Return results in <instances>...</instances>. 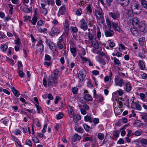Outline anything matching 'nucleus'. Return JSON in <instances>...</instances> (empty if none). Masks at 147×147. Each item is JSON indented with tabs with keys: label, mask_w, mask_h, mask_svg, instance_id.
Instances as JSON below:
<instances>
[{
	"label": "nucleus",
	"mask_w": 147,
	"mask_h": 147,
	"mask_svg": "<svg viewBox=\"0 0 147 147\" xmlns=\"http://www.w3.org/2000/svg\"><path fill=\"white\" fill-rule=\"evenodd\" d=\"M46 43L49 45L50 49L53 52L56 51V49L55 46L53 42L51 41L50 39H46Z\"/></svg>",
	"instance_id": "4"
},
{
	"label": "nucleus",
	"mask_w": 147,
	"mask_h": 147,
	"mask_svg": "<svg viewBox=\"0 0 147 147\" xmlns=\"http://www.w3.org/2000/svg\"><path fill=\"white\" fill-rule=\"evenodd\" d=\"M83 126L86 131L89 132L90 130V127L87 125L86 124H83Z\"/></svg>",
	"instance_id": "37"
},
{
	"label": "nucleus",
	"mask_w": 147,
	"mask_h": 147,
	"mask_svg": "<svg viewBox=\"0 0 147 147\" xmlns=\"http://www.w3.org/2000/svg\"><path fill=\"white\" fill-rule=\"evenodd\" d=\"M43 84L45 87H47V82L46 79L45 78H44L43 80Z\"/></svg>",
	"instance_id": "55"
},
{
	"label": "nucleus",
	"mask_w": 147,
	"mask_h": 147,
	"mask_svg": "<svg viewBox=\"0 0 147 147\" xmlns=\"http://www.w3.org/2000/svg\"><path fill=\"white\" fill-rule=\"evenodd\" d=\"M131 32L134 35H136L138 34V31L136 28H132L130 29Z\"/></svg>",
	"instance_id": "25"
},
{
	"label": "nucleus",
	"mask_w": 147,
	"mask_h": 147,
	"mask_svg": "<svg viewBox=\"0 0 147 147\" xmlns=\"http://www.w3.org/2000/svg\"><path fill=\"white\" fill-rule=\"evenodd\" d=\"M11 89L14 95L16 97H18L20 95V92L13 87H11Z\"/></svg>",
	"instance_id": "16"
},
{
	"label": "nucleus",
	"mask_w": 147,
	"mask_h": 147,
	"mask_svg": "<svg viewBox=\"0 0 147 147\" xmlns=\"http://www.w3.org/2000/svg\"><path fill=\"white\" fill-rule=\"evenodd\" d=\"M70 51L73 56L74 57H75L77 54L76 49V48L74 47L71 48Z\"/></svg>",
	"instance_id": "27"
},
{
	"label": "nucleus",
	"mask_w": 147,
	"mask_h": 147,
	"mask_svg": "<svg viewBox=\"0 0 147 147\" xmlns=\"http://www.w3.org/2000/svg\"><path fill=\"white\" fill-rule=\"evenodd\" d=\"M65 34L66 36L68 35L69 32V24H65L64 25Z\"/></svg>",
	"instance_id": "19"
},
{
	"label": "nucleus",
	"mask_w": 147,
	"mask_h": 147,
	"mask_svg": "<svg viewBox=\"0 0 147 147\" xmlns=\"http://www.w3.org/2000/svg\"><path fill=\"white\" fill-rule=\"evenodd\" d=\"M119 46L120 47L121 49H120V48H119V51H122L123 50H123H125V47L124 46V45H123V44H120L119 45Z\"/></svg>",
	"instance_id": "56"
},
{
	"label": "nucleus",
	"mask_w": 147,
	"mask_h": 147,
	"mask_svg": "<svg viewBox=\"0 0 147 147\" xmlns=\"http://www.w3.org/2000/svg\"><path fill=\"white\" fill-rule=\"evenodd\" d=\"M142 132L140 131L139 130H137L134 133L135 135L136 136H140Z\"/></svg>",
	"instance_id": "59"
},
{
	"label": "nucleus",
	"mask_w": 147,
	"mask_h": 147,
	"mask_svg": "<svg viewBox=\"0 0 147 147\" xmlns=\"http://www.w3.org/2000/svg\"><path fill=\"white\" fill-rule=\"evenodd\" d=\"M73 117V120L75 122H77L78 121L81 119V116L80 115H74Z\"/></svg>",
	"instance_id": "26"
},
{
	"label": "nucleus",
	"mask_w": 147,
	"mask_h": 147,
	"mask_svg": "<svg viewBox=\"0 0 147 147\" xmlns=\"http://www.w3.org/2000/svg\"><path fill=\"white\" fill-rule=\"evenodd\" d=\"M84 73L85 71L83 70H80L79 73L78 77L80 81L81 82H82L83 81L86 76V75L84 74Z\"/></svg>",
	"instance_id": "9"
},
{
	"label": "nucleus",
	"mask_w": 147,
	"mask_h": 147,
	"mask_svg": "<svg viewBox=\"0 0 147 147\" xmlns=\"http://www.w3.org/2000/svg\"><path fill=\"white\" fill-rule=\"evenodd\" d=\"M78 91V88L76 87H74L73 88L72 92L74 94H77Z\"/></svg>",
	"instance_id": "53"
},
{
	"label": "nucleus",
	"mask_w": 147,
	"mask_h": 147,
	"mask_svg": "<svg viewBox=\"0 0 147 147\" xmlns=\"http://www.w3.org/2000/svg\"><path fill=\"white\" fill-rule=\"evenodd\" d=\"M18 69H21V67H22V62L20 61H18Z\"/></svg>",
	"instance_id": "58"
},
{
	"label": "nucleus",
	"mask_w": 147,
	"mask_h": 147,
	"mask_svg": "<svg viewBox=\"0 0 147 147\" xmlns=\"http://www.w3.org/2000/svg\"><path fill=\"white\" fill-rule=\"evenodd\" d=\"M78 132L82 134L84 131V130L81 127H79L75 129Z\"/></svg>",
	"instance_id": "38"
},
{
	"label": "nucleus",
	"mask_w": 147,
	"mask_h": 147,
	"mask_svg": "<svg viewBox=\"0 0 147 147\" xmlns=\"http://www.w3.org/2000/svg\"><path fill=\"white\" fill-rule=\"evenodd\" d=\"M61 43L57 42V46L60 49H62L63 48V46L62 44H61Z\"/></svg>",
	"instance_id": "62"
},
{
	"label": "nucleus",
	"mask_w": 147,
	"mask_h": 147,
	"mask_svg": "<svg viewBox=\"0 0 147 147\" xmlns=\"http://www.w3.org/2000/svg\"><path fill=\"white\" fill-rule=\"evenodd\" d=\"M124 143V141L122 139H120L117 142V144H122Z\"/></svg>",
	"instance_id": "61"
},
{
	"label": "nucleus",
	"mask_w": 147,
	"mask_h": 147,
	"mask_svg": "<svg viewBox=\"0 0 147 147\" xmlns=\"http://www.w3.org/2000/svg\"><path fill=\"white\" fill-rule=\"evenodd\" d=\"M81 138V136L77 134H75L72 138V140L73 141L75 142L77 141H79Z\"/></svg>",
	"instance_id": "17"
},
{
	"label": "nucleus",
	"mask_w": 147,
	"mask_h": 147,
	"mask_svg": "<svg viewBox=\"0 0 147 147\" xmlns=\"http://www.w3.org/2000/svg\"><path fill=\"white\" fill-rule=\"evenodd\" d=\"M51 59V57L47 54H45V60L49 61Z\"/></svg>",
	"instance_id": "51"
},
{
	"label": "nucleus",
	"mask_w": 147,
	"mask_h": 147,
	"mask_svg": "<svg viewBox=\"0 0 147 147\" xmlns=\"http://www.w3.org/2000/svg\"><path fill=\"white\" fill-rule=\"evenodd\" d=\"M98 138L100 140L104 139V135L101 133H99L98 135Z\"/></svg>",
	"instance_id": "43"
},
{
	"label": "nucleus",
	"mask_w": 147,
	"mask_h": 147,
	"mask_svg": "<svg viewBox=\"0 0 147 147\" xmlns=\"http://www.w3.org/2000/svg\"><path fill=\"white\" fill-rule=\"evenodd\" d=\"M47 4L49 5L50 4L51 5H53L55 3L53 0H47Z\"/></svg>",
	"instance_id": "45"
},
{
	"label": "nucleus",
	"mask_w": 147,
	"mask_h": 147,
	"mask_svg": "<svg viewBox=\"0 0 147 147\" xmlns=\"http://www.w3.org/2000/svg\"><path fill=\"white\" fill-rule=\"evenodd\" d=\"M82 108H84L86 110H88L89 109V106L87 105V104H85L82 105Z\"/></svg>",
	"instance_id": "57"
},
{
	"label": "nucleus",
	"mask_w": 147,
	"mask_h": 147,
	"mask_svg": "<svg viewBox=\"0 0 147 147\" xmlns=\"http://www.w3.org/2000/svg\"><path fill=\"white\" fill-rule=\"evenodd\" d=\"M84 120L86 121H89L91 123L92 122V121L91 120V117L89 115H86L84 117Z\"/></svg>",
	"instance_id": "33"
},
{
	"label": "nucleus",
	"mask_w": 147,
	"mask_h": 147,
	"mask_svg": "<svg viewBox=\"0 0 147 147\" xmlns=\"http://www.w3.org/2000/svg\"><path fill=\"white\" fill-rule=\"evenodd\" d=\"M38 105L35 104V106L36 107L37 110V113H40V111L42 112V111L41 107Z\"/></svg>",
	"instance_id": "40"
},
{
	"label": "nucleus",
	"mask_w": 147,
	"mask_h": 147,
	"mask_svg": "<svg viewBox=\"0 0 147 147\" xmlns=\"http://www.w3.org/2000/svg\"><path fill=\"white\" fill-rule=\"evenodd\" d=\"M80 22L81 23V28L84 31L86 30L88 28V26L84 19L83 18Z\"/></svg>",
	"instance_id": "7"
},
{
	"label": "nucleus",
	"mask_w": 147,
	"mask_h": 147,
	"mask_svg": "<svg viewBox=\"0 0 147 147\" xmlns=\"http://www.w3.org/2000/svg\"><path fill=\"white\" fill-rule=\"evenodd\" d=\"M132 12L136 14H139L141 12V7L138 3H133L131 6Z\"/></svg>",
	"instance_id": "1"
},
{
	"label": "nucleus",
	"mask_w": 147,
	"mask_h": 147,
	"mask_svg": "<svg viewBox=\"0 0 147 147\" xmlns=\"http://www.w3.org/2000/svg\"><path fill=\"white\" fill-rule=\"evenodd\" d=\"M94 12L97 18L99 19L101 18L102 16V10L100 8L97 7L96 9H95Z\"/></svg>",
	"instance_id": "6"
},
{
	"label": "nucleus",
	"mask_w": 147,
	"mask_h": 147,
	"mask_svg": "<svg viewBox=\"0 0 147 147\" xmlns=\"http://www.w3.org/2000/svg\"><path fill=\"white\" fill-rule=\"evenodd\" d=\"M21 69H18V73L19 76L21 78H23L24 77V74L21 70Z\"/></svg>",
	"instance_id": "32"
},
{
	"label": "nucleus",
	"mask_w": 147,
	"mask_h": 147,
	"mask_svg": "<svg viewBox=\"0 0 147 147\" xmlns=\"http://www.w3.org/2000/svg\"><path fill=\"white\" fill-rule=\"evenodd\" d=\"M32 141L35 143H37L39 142V140L36 137H32Z\"/></svg>",
	"instance_id": "48"
},
{
	"label": "nucleus",
	"mask_w": 147,
	"mask_h": 147,
	"mask_svg": "<svg viewBox=\"0 0 147 147\" xmlns=\"http://www.w3.org/2000/svg\"><path fill=\"white\" fill-rule=\"evenodd\" d=\"M86 10L90 13H92V10L91 5H89L86 7Z\"/></svg>",
	"instance_id": "50"
},
{
	"label": "nucleus",
	"mask_w": 147,
	"mask_h": 147,
	"mask_svg": "<svg viewBox=\"0 0 147 147\" xmlns=\"http://www.w3.org/2000/svg\"><path fill=\"white\" fill-rule=\"evenodd\" d=\"M139 63L141 67V69H144L145 67V66L142 61L140 60Z\"/></svg>",
	"instance_id": "47"
},
{
	"label": "nucleus",
	"mask_w": 147,
	"mask_h": 147,
	"mask_svg": "<svg viewBox=\"0 0 147 147\" xmlns=\"http://www.w3.org/2000/svg\"><path fill=\"white\" fill-rule=\"evenodd\" d=\"M119 132L117 131H114L113 132V135L116 138L118 137L119 136Z\"/></svg>",
	"instance_id": "52"
},
{
	"label": "nucleus",
	"mask_w": 147,
	"mask_h": 147,
	"mask_svg": "<svg viewBox=\"0 0 147 147\" xmlns=\"http://www.w3.org/2000/svg\"><path fill=\"white\" fill-rule=\"evenodd\" d=\"M15 44L20 45L21 42H20V39L19 38H17L14 40Z\"/></svg>",
	"instance_id": "49"
},
{
	"label": "nucleus",
	"mask_w": 147,
	"mask_h": 147,
	"mask_svg": "<svg viewBox=\"0 0 147 147\" xmlns=\"http://www.w3.org/2000/svg\"><path fill=\"white\" fill-rule=\"evenodd\" d=\"M61 73V71H60L59 69H56L52 73L51 76L57 80L58 78L60 76Z\"/></svg>",
	"instance_id": "5"
},
{
	"label": "nucleus",
	"mask_w": 147,
	"mask_h": 147,
	"mask_svg": "<svg viewBox=\"0 0 147 147\" xmlns=\"http://www.w3.org/2000/svg\"><path fill=\"white\" fill-rule=\"evenodd\" d=\"M60 32V31L56 28L53 27L51 29V31L50 32V35L52 36H54L55 35H57Z\"/></svg>",
	"instance_id": "8"
},
{
	"label": "nucleus",
	"mask_w": 147,
	"mask_h": 147,
	"mask_svg": "<svg viewBox=\"0 0 147 147\" xmlns=\"http://www.w3.org/2000/svg\"><path fill=\"white\" fill-rule=\"evenodd\" d=\"M109 28V30H106L105 32V36L106 37H111L113 36L114 34V32Z\"/></svg>",
	"instance_id": "13"
},
{
	"label": "nucleus",
	"mask_w": 147,
	"mask_h": 147,
	"mask_svg": "<svg viewBox=\"0 0 147 147\" xmlns=\"http://www.w3.org/2000/svg\"><path fill=\"white\" fill-rule=\"evenodd\" d=\"M120 2L121 5L124 7L127 6L129 3V0H120Z\"/></svg>",
	"instance_id": "18"
},
{
	"label": "nucleus",
	"mask_w": 147,
	"mask_h": 147,
	"mask_svg": "<svg viewBox=\"0 0 147 147\" xmlns=\"http://www.w3.org/2000/svg\"><path fill=\"white\" fill-rule=\"evenodd\" d=\"M106 21L107 26L109 28L111 29V27L112 26V24H111V21L107 18H106Z\"/></svg>",
	"instance_id": "29"
},
{
	"label": "nucleus",
	"mask_w": 147,
	"mask_h": 147,
	"mask_svg": "<svg viewBox=\"0 0 147 147\" xmlns=\"http://www.w3.org/2000/svg\"><path fill=\"white\" fill-rule=\"evenodd\" d=\"M82 13V10L81 8H79L76 11V15L78 16H80L81 15Z\"/></svg>",
	"instance_id": "41"
},
{
	"label": "nucleus",
	"mask_w": 147,
	"mask_h": 147,
	"mask_svg": "<svg viewBox=\"0 0 147 147\" xmlns=\"http://www.w3.org/2000/svg\"><path fill=\"white\" fill-rule=\"evenodd\" d=\"M141 2L142 6L147 9V1L145 0H141Z\"/></svg>",
	"instance_id": "31"
},
{
	"label": "nucleus",
	"mask_w": 147,
	"mask_h": 147,
	"mask_svg": "<svg viewBox=\"0 0 147 147\" xmlns=\"http://www.w3.org/2000/svg\"><path fill=\"white\" fill-rule=\"evenodd\" d=\"M37 21V17L36 16H35L32 18L31 22L33 25H35Z\"/></svg>",
	"instance_id": "34"
},
{
	"label": "nucleus",
	"mask_w": 147,
	"mask_h": 147,
	"mask_svg": "<svg viewBox=\"0 0 147 147\" xmlns=\"http://www.w3.org/2000/svg\"><path fill=\"white\" fill-rule=\"evenodd\" d=\"M84 98L86 101H92V97L89 94H85Z\"/></svg>",
	"instance_id": "22"
},
{
	"label": "nucleus",
	"mask_w": 147,
	"mask_h": 147,
	"mask_svg": "<svg viewBox=\"0 0 147 147\" xmlns=\"http://www.w3.org/2000/svg\"><path fill=\"white\" fill-rule=\"evenodd\" d=\"M8 47L7 45L4 44L1 46L0 49L1 51L3 52H5L6 51Z\"/></svg>",
	"instance_id": "28"
},
{
	"label": "nucleus",
	"mask_w": 147,
	"mask_h": 147,
	"mask_svg": "<svg viewBox=\"0 0 147 147\" xmlns=\"http://www.w3.org/2000/svg\"><path fill=\"white\" fill-rule=\"evenodd\" d=\"M140 23L138 20L137 18H134L132 20V24L135 27H140Z\"/></svg>",
	"instance_id": "14"
},
{
	"label": "nucleus",
	"mask_w": 147,
	"mask_h": 147,
	"mask_svg": "<svg viewBox=\"0 0 147 147\" xmlns=\"http://www.w3.org/2000/svg\"><path fill=\"white\" fill-rule=\"evenodd\" d=\"M71 31L73 33H77L78 31V30L77 28L76 27H71Z\"/></svg>",
	"instance_id": "44"
},
{
	"label": "nucleus",
	"mask_w": 147,
	"mask_h": 147,
	"mask_svg": "<svg viewBox=\"0 0 147 147\" xmlns=\"http://www.w3.org/2000/svg\"><path fill=\"white\" fill-rule=\"evenodd\" d=\"M87 35H88V37L89 39V40L92 41L93 40V39L95 38H94L92 36V34L90 32H86L85 33V35L84 36L85 38H86V37Z\"/></svg>",
	"instance_id": "20"
},
{
	"label": "nucleus",
	"mask_w": 147,
	"mask_h": 147,
	"mask_svg": "<svg viewBox=\"0 0 147 147\" xmlns=\"http://www.w3.org/2000/svg\"><path fill=\"white\" fill-rule=\"evenodd\" d=\"M85 141H92L93 140V138L92 137H86L85 138Z\"/></svg>",
	"instance_id": "63"
},
{
	"label": "nucleus",
	"mask_w": 147,
	"mask_h": 147,
	"mask_svg": "<svg viewBox=\"0 0 147 147\" xmlns=\"http://www.w3.org/2000/svg\"><path fill=\"white\" fill-rule=\"evenodd\" d=\"M92 44L94 48L95 49H98L99 47V44L98 42L97 41L96 38L93 39L91 41Z\"/></svg>",
	"instance_id": "15"
},
{
	"label": "nucleus",
	"mask_w": 147,
	"mask_h": 147,
	"mask_svg": "<svg viewBox=\"0 0 147 147\" xmlns=\"http://www.w3.org/2000/svg\"><path fill=\"white\" fill-rule=\"evenodd\" d=\"M145 39V38L144 37H143L139 39L138 41L140 44L141 45L143 46L144 45Z\"/></svg>",
	"instance_id": "35"
},
{
	"label": "nucleus",
	"mask_w": 147,
	"mask_h": 147,
	"mask_svg": "<svg viewBox=\"0 0 147 147\" xmlns=\"http://www.w3.org/2000/svg\"><path fill=\"white\" fill-rule=\"evenodd\" d=\"M113 59L114 63L115 64L119 65L121 63L120 61L116 57H114Z\"/></svg>",
	"instance_id": "36"
},
{
	"label": "nucleus",
	"mask_w": 147,
	"mask_h": 147,
	"mask_svg": "<svg viewBox=\"0 0 147 147\" xmlns=\"http://www.w3.org/2000/svg\"><path fill=\"white\" fill-rule=\"evenodd\" d=\"M26 144L30 146L31 147L32 146V143L31 141L30 140H27L25 142Z\"/></svg>",
	"instance_id": "42"
},
{
	"label": "nucleus",
	"mask_w": 147,
	"mask_h": 147,
	"mask_svg": "<svg viewBox=\"0 0 147 147\" xmlns=\"http://www.w3.org/2000/svg\"><path fill=\"white\" fill-rule=\"evenodd\" d=\"M63 117V115L62 113H60L56 115V117L57 119H61Z\"/></svg>",
	"instance_id": "46"
},
{
	"label": "nucleus",
	"mask_w": 147,
	"mask_h": 147,
	"mask_svg": "<svg viewBox=\"0 0 147 147\" xmlns=\"http://www.w3.org/2000/svg\"><path fill=\"white\" fill-rule=\"evenodd\" d=\"M78 106L79 109H80L81 113L83 115L86 114L87 113V111L86 110L82 108V105H79Z\"/></svg>",
	"instance_id": "23"
},
{
	"label": "nucleus",
	"mask_w": 147,
	"mask_h": 147,
	"mask_svg": "<svg viewBox=\"0 0 147 147\" xmlns=\"http://www.w3.org/2000/svg\"><path fill=\"white\" fill-rule=\"evenodd\" d=\"M32 7L30 8H28L26 7H24L22 9V11L26 13H30L32 11Z\"/></svg>",
	"instance_id": "30"
},
{
	"label": "nucleus",
	"mask_w": 147,
	"mask_h": 147,
	"mask_svg": "<svg viewBox=\"0 0 147 147\" xmlns=\"http://www.w3.org/2000/svg\"><path fill=\"white\" fill-rule=\"evenodd\" d=\"M109 16L113 19H116L119 18L120 16L119 13L117 12H112L109 13Z\"/></svg>",
	"instance_id": "11"
},
{
	"label": "nucleus",
	"mask_w": 147,
	"mask_h": 147,
	"mask_svg": "<svg viewBox=\"0 0 147 147\" xmlns=\"http://www.w3.org/2000/svg\"><path fill=\"white\" fill-rule=\"evenodd\" d=\"M140 142L142 146H144L147 144V140L146 139L142 138L140 140Z\"/></svg>",
	"instance_id": "24"
},
{
	"label": "nucleus",
	"mask_w": 147,
	"mask_h": 147,
	"mask_svg": "<svg viewBox=\"0 0 147 147\" xmlns=\"http://www.w3.org/2000/svg\"><path fill=\"white\" fill-rule=\"evenodd\" d=\"M66 11L65 5H64L60 7L59 8V12L57 14L58 16L59 17L60 15H63Z\"/></svg>",
	"instance_id": "12"
},
{
	"label": "nucleus",
	"mask_w": 147,
	"mask_h": 147,
	"mask_svg": "<svg viewBox=\"0 0 147 147\" xmlns=\"http://www.w3.org/2000/svg\"><path fill=\"white\" fill-rule=\"evenodd\" d=\"M96 99L98 100L99 102L103 101L104 100V98L101 95L97 96L96 97Z\"/></svg>",
	"instance_id": "39"
},
{
	"label": "nucleus",
	"mask_w": 147,
	"mask_h": 147,
	"mask_svg": "<svg viewBox=\"0 0 147 147\" xmlns=\"http://www.w3.org/2000/svg\"><path fill=\"white\" fill-rule=\"evenodd\" d=\"M57 80L51 76L49 77L47 79L48 85L49 87L56 86L57 83Z\"/></svg>",
	"instance_id": "2"
},
{
	"label": "nucleus",
	"mask_w": 147,
	"mask_h": 147,
	"mask_svg": "<svg viewBox=\"0 0 147 147\" xmlns=\"http://www.w3.org/2000/svg\"><path fill=\"white\" fill-rule=\"evenodd\" d=\"M125 90L127 92H129L131 89L132 87L129 83L128 82L125 84Z\"/></svg>",
	"instance_id": "21"
},
{
	"label": "nucleus",
	"mask_w": 147,
	"mask_h": 147,
	"mask_svg": "<svg viewBox=\"0 0 147 147\" xmlns=\"http://www.w3.org/2000/svg\"><path fill=\"white\" fill-rule=\"evenodd\" d=\"M38 45V47H40V48H39L40 49V53H41L42 52L43 50L44 49V46L43 45Z\"/></svg>",
	"instance_id": "54"
},
{
	"label": "nucleus",
	"mask_w": 147,
	"mask_h": 147,
	"mask_svg": "<svg viewBox=\"0 0 147 147\" xmlns=\"http://www.w3.org/2000/svg\"><path fill=\"white\" fill-rule=\"evenodd\" d=\"M117 92L119 95L120 96H121L123 94V90L121 89H119V90H117Z\"/></svg>",
	"instance_id": "60"
},
{
	"label": "nucleus",
	"mask_w": 147,
	"mask_h": 147,
	"mask_svg": "<svg viewBox=\"0 0 147 147\" xmlns=\"http://www.w3.org/2000/svg\"><path fill=\"white\" fill-rule=\"evenodd\" d=\"M43 24V22L42 20L38 21L37 23V25L39 26H41Z\"/></svg>",
	"instance_id": "64"
},
{
	"label": "nucleus",
	"mask_w": 147,
	"mask_h": 147,
	"mask_svg": "<svg viewBox=\"0 0 147 147\" xmlns=\"http://www.w3.org/2000/svg\"><path fill=\"white\" fill-rule=\"evenodd\" d=\"M112 27L114 30H116L120 32L121 31V28L117 22H113L112 23Z\"/></svg>",
	"instance_id": "10"
},
{
	"label": "nucleus",
	"mask_w": 147,
	"mask_h": 147,
	"mask_svg": "<svg viewBox=\"0 0 147 147\" xmlns=\"http://www.w3.org/2000/svg\"><path fill=\"white\" fill-rule=\"evenodd\" d=\"M115 82L116 86H118L120 87H122L124 84L123 80L121 79L120 77L117 75L115 76Z\"/></svg>",
	"instance_id": "3"
}]
</instances>
